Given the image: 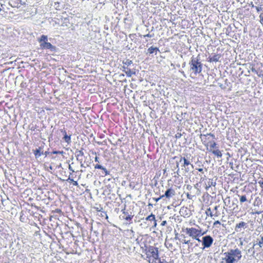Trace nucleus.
<instances>
[{
    "label": "nucleus",
    "instance_id": "nucleus-1",
    "mask_svg": "<svg viewBox=\"0 0 263 263\" xmlns=\"http://www.w3.org/2000/svg\"><path fill=\"white\" fill-rule=\"evenodd\" d=\"M225 256L223 258L226 263H235L241 258V251L238 248L230 249L224 253Z\"/></svg>",
    "mask_w": 263,
    "mask_h": 263
},
{
    "label": "nucleus",
    "instance_id": "nucleus-2",
    "mask_svg": "<svg viewBox=\"0 0 263 263\" xmlns=\"http://www.w3.org/2000/svg\"><path fill=\"white\" fill-rule=\"evenodd\" d=\"M189 64L191 70H192L195 75L201 72L202 69V64L198 58L193 57Z\"/></svg>",
    "mask_w": 263,
    "mask_h": 263
},
{
    "label": "nucleus",
    "instance_id": "nucleus-3",
    "mask_svg": "<svg viewBox=\"0 0 263 263\" xmlns=\"http://www.w3.org/2000/svg\"><path fill=\"white\" fill-rule=\"evenodd\" d=\"M146 258H148L149 263H153L156 260L159 258L158 249L154 247L148 248L146 252Z\"/></svg>",
    "mask_w": 263,
    "mask_h": 263
},
{
    "label": "nucleus",
    "instance_id": "nucleus-4",
    "mask_svg": "<svg viewBox=\"0 0 263 263\" xmlns=\"http://www.w3.org/2000/svg\"><path fill=\"white\" fill-rule=\"evenodd\" d=\"M185 231L186 234H188L193 239L196 238V237H199L205 234V232L202 233L201 230H198L194 228H187L185 229Z\"/></svg>",
    "mask_w": 263,
    "mask_h": 263
},
{
    "label": "nucleus",
    "instance_id": "nucleus-5",
    "mask_svg": "<svg viewBox=\"0 0 263 263\" xmlns=\"http://www.w3.org/2000/svg\"><path fill=\"white\" fill-rule=\"evenodd\" d=\"M213 241V238L210 235H206L203 237L202 239V245L203 247L202 249L204 250L205 248H210L212 246Z\"/></svg>",
    "mask_w": 263,
    "mask_h": 263
},
{
    "label": "nucleus",
    "instance_id": "nucleus-6",
    "mask_svg": "<svg viewBox=\"0 0 263 263\" xmlns=\"http://www.w3.org/2000/svg\"><path fill=\"white\" fill-rule=\"evenodd\" d=\"M40 46L42 49H48L52 51H54L55 49V47L54 46L47 42L41 43Z\"/></svg>",
    "mask_w": 263,
    "mask_h": 263
},
{
    "label": "nucleus",
    "instance_id": "nucleus-7",
    "mask_svg": "<svg viewBox=\"0 0 263 263\" xmlns=\"http://www.w3.org/2000/svg\"><path fill=\"white\" fill-rule=\"evenodd\" d=\"M175 195V190L172 188H170L165 191V194L164 195H162V196H163V197H165L166 198L170 199L171 197H173Z\"/></svg>",
    "mask_w": 263,
    "mask_h": 263
},
{
    "label": "nucleus",
    "instance_id": "nucleus-8",
    "mask_svg": "<svg viewBox=\"0 0 263 263\" xmlns=\"http://www.w3.org/2000/svg\"><path fill=\"white\" fill-rule=\"evenodd\" d=\"M189 165L191 166L192 168H193V165L191 164L190 162L187 160H184V162L183 163V164L182 166L184 167V172L185 173H188L190 171V169L188 166Z\"/></svg>",
    "mask_w": 263,
    "mask_h": 263
},
{
    "label": "nucleus",
    "instance_id": "nucleus-9",
    "mask_svg": "<svg viewBox=\"0 0 263 263\" xmlns=\"http://www.w3.org/2000/svg\"><path fill=\"white\" fill-rule=\"evenodd\" d=\"M84 153L82 150H77L76 152V157L77 160H83Z\"/></svg>",
    "mask_w": 263,
    "mask_h": 263
},
{
    "label": "nucleus",
    "instance_id": "nucleus-10",
    "mask_svg": "<svg viewBox=\"0 0 263 263\" xmlns=\"http://www.w3.org/2000/svg\"><path fill=\"white\" fill-rule=\"evenodd\" d=\"M158 51H159V48L156 47H153V46L149 47L147 50L148 53H149V54L155 53V55L157 54Z\"/></svg>",
    "mask_w": 263,
    "mask_h": 263
},
{
    "label": "nucleus",
    "instance_id": "nucleus-11",
    "mask_svg": "<svg viewBox=\"0 0 263 263\" xmlns=\"http://www.w3.org/2000/svg\"><path fill=\"white\" fill-rule=\"evenodd\" d=\"M207 149L209 151L212 152L214 155L217 156L218 158H221L222 157V153H221V151L220 150H219L218 149H215V150H213L211 148L209 149L207 147Z\"/></svg>",
    "mask_w": 263,
    "mask_h": 263
},
{
    "label": "nucleus",
    "instance_id": "nucleus-12",
    "mask_svg": "<svg viewBox=\"0 0 263 263\" xmlns=\"http://www.w3.org/2000/svg\"><path fill=\"white\" fill-rule=\"evenodd\" d=\"M41 149L42 148L39 147V148L33 151V153L36 158H39L43 154V152H41Z\"/></svg>",
    "mask_w": 263,
    "mask_h": 263
},
{
    "label": "nucleus",
    "instance_id": "nucleus-13",
    "mask_svg": "<svg viewBox=\"0 0 263 263\" xmlns=\"http://www.w3.org/2000/svg\"><path fill=\"white\" fill-rule=\"evenodd\" d=\"M247 225V223L243 221H241V222L238 223L236 226L235 230L237 232H239L240 230H239V229H240L241 228H243Z\"/></svg>",
    "mask_w": 263,
    "mask_h": 263
},
{
    "label": "nucleus",
    "instance_id": "nucleus-14",
    "mask_svg": "<svg viewBox=\"0 0 263 263\" xmlns=\"http://www.w3.org/2000/svg\"><path fill=\"white\" fill-rule=\"evenodd\" d=\"M63 133H64V137H63L64 140L68 144L70 143L71 142L70 135H69V136L67 135L66 131H65V130L63 132Z\"/></svg>",
    "mask_w": 263,
    "mask_h": 263
},
{
    "label": "nucleus",
    "instance_id": "nucleus-15",
    "mask_svg": "<svg viewBox=\"0 0 263 263\" xmlns=\"http://www.w3.org/2000/svg\"><path fill=\"white\" fill-rule=\"evenodd\" d=\"M219 58H220V55L219 54H215V55H213V57L210 58L209 61L210 62H217L219 61Z\"/></svg>",
    "mask_w": 263,
    "mask_h": 263
},
{
    "label": "nucleus",
    "instance_id": "nucleus-16",
    "mask_svg": "<svg viewBox=\"0 0 263 263\" xmlns=\"http://www.w3.org/2000/svg\"><path fill=\"white\" fill-rule=\"evenodd\" d=\"M47 40H48L47 36V35H42L41 36V38L40 39H39L38 41H39V42L40 43H43V42H47Z\"/></svg>",
    "mask_w": 263,
    "mask_h": 263
},
{
    "label": "nucleus",
    "instance_id": "nucleus-17",
    "mask_svg": "<svg viewBox=\"0 0 263 263\" xmlns=\"http://www.w3.org/2000/svg\"><path fill=\"white\" fill-rule=\"evenodd\" d=\"M124 72H125L126 74L127 77H130L133 75V73L131 71V70L128 68H126V70H124Z\"/></svg>",
    "mask_w": 263,
    "mask_h": 263
},
{
    "label": "nucleus",
    "instance_id": "nucleus-18",
    "mask_svg": "<svg viewBox=\"0 0 263 263\" xmlns=\"http://www.w3.org/2000/svg\"><path fill=\"white\" fill-rule=\"evenodd\" d=\"M155 216L153 214H151L150 215H149L148 216H147L146 218V220H155Z\"/></svg>",
    "mask_w": 263,
    "mask_h": 263
},
{
    "label": "nucleus",
    "instance_id": "nucleus-19",
    "mask_svg": "<svg viewBox=\"0 0 263 263\" xmlns=\"http://www.w3.org/2000/svg\"><path fill=\"white\" fill-rule=\"evenodd\" d=\"M216 182H213L212 181H209L208 182V185L206 187V190H208L209 187H210L211 186H215Z\"/></svg>",
    "mask_w": 263,
    "mask_h": 263
},
{
    "label": "nucleus",
    "instance_id": "nucleus-20",
    "mask_svg": "<svg viewBox=\"0 0 263 263\" xmlns=\"http://www.w3.org/2000/svg\"><path fill=\"white\" fill-rule=\"evenodd\" d=\"M123 63L124 65H125V66L126 65V66L128 67V66L130 65L133 63V62L132 61L127 59L126 60V61L123 62Z\"/></svg>",
    "mask_w": 263,
    "mask_h": 263
},
{
    "label": "nucleus",
    "instance_id": "nucleus-21",
    "mask_svg": "<svg viewBox=\"0 0 263 263\" xmlns=\"http://www.w3.org/2000/svg\"><path fill=\"white\" fill-rule=\"evenodd\" d=\"M205 214L207 216H210L211 217H212L213 216L212 212H211V210L210 208H208L206 211H205Z\"/></svg>",
    "mask_w": 263,
    "mask_h": 263
},
{
    "label": "nucleus",
    "instance_id": "nucleus-22",
    "mask_svg": "<svg viewBox=\"0 0 263 263\" xmlns=\"http://www.w3.org/2000/svg\"><path fill=\"white\" fill-rule=\"evenodd\" d=\"M247 201V198L245 195H242L240 197V201L242 203Z\"/></svg>",
    "mask_w": 263,
    "mask_h": 263
},
{
    "label": "nucleus",
    "instance_id": "nucleus-23",
    "mask_svg": "<svg viewBox=\"0 0 263 263\" xmlns=\"http://www.w3.org/2000/svg\"><path fill=\"white\" fill-rule=\"evenodd\" d=\"M210 148L209 149H213V148H215L216 146V143L215 142H210Z\"/></svg>",
    "mask_w": 263,
    "mask_h": 263
},
{
    "label": "nucleus",
    "instance_id": "nucleus-24",
    "mask_svg": "<svg viewBox=\"0 0 263 263\" xmlns=\"http://www.w3.org/2000/svg\"><path fill=\"white\" fill-rule=\"evenodd\" d=\"M95 168L96 169H101V170H103V168H104V167L103 166H102L101 165H100V164H96L95 165Z\"/></svg>",
    "mask_w": 263,
    "mask_h": 263
},
{
    "label": "nucleus",
    "instance_id": "nucleus-25",
    "mask_svg": "<svg viewBox=\"0 0 263 263\" xmlns=\"http://www.w3.org/2000/svg\"><path fill=\"white\" fill-rule=\"evenodd\" d=\"M133 217V216H131L130 215L127 214V216L124 219L127 221H129L132 220Z\"/></svg>",
    "mask_w": 263,
    "mask_h": 263
},
{
    "label": "nucleus",
    "instance_id": "nucleus-26",
    "mask_svg": "<svg viewBox=\"0 0 263 263\" xmlns=\"http://www.w3.org/2000/svg\"><path fill=\"white\" fill-rule=\"evenodd\" d=\"M160 21H161V23L163 25H166L165 21H168L167 19H166V18H163V19L160 18Z\"/></svg>",
    "mask_w": 263,
    "mask_h": 263
},
{
    "label": "nucleus",
    "instance_id": "nucleus-27",
    "mask_svg": "<svg viewBox=\"0 0 263 263\" xmlns=\"http://www.w3.org/2000/svg\"><path fill=\"white\" fill-rule=\"evenodd\" d=\"M258 183L259 184L260 187L263 190V178H262L261 180L258 181Z\"/></svg>",
    "mask_w": 263,
    "mask_h": 263
},
{
    "label": "nucleus",
    "instance_id": "nucleus-28",
    "mask_svg": "<svg viewBox=\"0 0 263 263\" xmlns=\"http://www.w3.org/2000/svg\"><path fill=\"white\" fill-rule=\"evenodd\" d=\"M153 36H154V34H151L150 33H148L147 34L143 35V37H153Z\"/></svg>",
    "mask_w": 263,
    "mask_h": 263
},
{
    "label": "nucleus",
    "instance_id": "nucleus-29",
    "mask_svg": "<svg viewBox=\"0 0 263 263\" xmlns=\"http://www.w3.org/2000/svg\"><path fill=\"white\" fill-rule=\"evenodd\" d=\"M163 198V196L161 195L160 196L159 198H153V199L156 201V202H158V201H159L160 199H162Z\"/></svg>",
    "mask_w": 263,
    "mask_h": 263
},
{
    "label": "nucleus",
    "instance_id": "nucleus-30",
    "mask_svg": "<svg viewBox=\"0 0 263 263\" xmlns=\"http://www.w3.org/2000/svg\"><path fill=\"white\" fill-rule=\"evenodd\" d=\"M258 245L259 246L260 248H261L263 246V241L261 239H260L258 243Z\"/></svg>",
    "mask_w": 263,
    "mask_h": 263
},
{
    "label": "nucleus",
    "instance_id": "nucleus-31",
    "mask_svg": "<svg viewBox=\"0 0 263 263\" xmlns=\"http://www.w3.org/2000/svg\"><path fill=\"white\" fill-rule=\"evenodd\" d=\"M102 170L104 171L105 175L109 174L108 171L105 167H104Z\"/></svg>",
    "mask_w": 263,
    "mask_h": 263
},
{
    "label": "nucleus",
    "instance_id": "nucleus-32",
    "mask_svg": "<svg viewBox=\"0 0 263 263\" xmlns=\"http://www.w3.org/2000/svg\"><path fill=\"white\" fill-rule=\"evenodd\" d=\"M203 136H211L212 137H213V138H215V136H214V135H213V134H211V133L207 134L206 135H204Z\"/></svg>",
    "mask_w": 263,
    "mask_h": 263
},
{
    "label": "nucleus",
    "instance_id": "nucleus-33",
    "mask_svg": "<svg viewBox=\"0 0 263 263\" xmlns=\"http://www.w3.org/2000/svg\"><path fill=\"white\" fill-rule=\"evenodd\" d=\"M80 163L81 167H85L84 163L83 162V160H78Z\"/></svg>",
    "mask_w": 263,
    "mask_h": 263
},
{
    "label": "nucleus",
    "instance_id": "nucleus-34",
    "mask_svg": "<svg viewBox=\"0 0 263 263\" xmlns=\"http://www.w3.org/2000/svg\"><path fill=\"white\" fill-rule=\"evenodd\" d=\"M186 197L187 198V199H192V197L193 196H192L191 195H190V194L187 193L186 194Z\"/></svg>",
    "mask_w": 263,
    "mask_h": 263
},
{
    "label": "nucleus",
    "instance_id": "nucleus-35",
    "mask_svg": "<svg viewBox=\"0 0 263 263\" xmlns=\"http://www.w3.org/2000/svg\"><path fill=\"white\" fill-rule=\"evenodd\" d=\"M217 224H220V222L218 220H217L214 222L213 225L216 226Z\"/></svg>",
    "mask_w": 263,
    "mask_h": 263
},
{
    "label": "nucleus",
    "instance_id": "nucleus-36",
    "mask_svg": "<svg viewBox=\"0 0 263 263\" xmlns=\"http://www.w3.org/2000/svg\"><path fill=\"white\" fill-rule=\"evenodd\" d=\"M121 211H122V213L125 214V215H127L128 214V213L125 211V208H124V209L122 210Z\"/></svg>",
    "mask_w": 263,
    "mask_h": 263
},
{
    "label": "nucleus",
    "instance_id": "nucleus-37",
    "mask_svg": "<svg viewBox=\"0 0 263 263\" xmlns=\"http://www.w3.org/2000/svg\"><path fill=\"white\" fill-rule=\"evenodd\" d=\"M184 160H187L185 157H181L180 160V162H182V161H183V163L184 162Z\"/></svg>",
    "mask_w": 263,
    "mask_h": 263
},
{
    "label": "nucleus",
    "instance_id": "nucleus-38",
    "mask_svg": "<svg viewBox=\"0 0 263 263\" xmlns=\"http://www.w3.org/2000/svg\"><path fill=\"white\" fill-rule=\"evenodd\" d=\"M72 182L73 183V185L74 186H77L78 185V183L77 181H76L73 180V181Z\"/></svg>",
    "mask_w": 263,
    "mask_h": 263
},
{
    "label": "nucleus",
    "instance_id": "nucleus-39",
    "mask_svg": "<svg viewBox=\"0 0 263 263\" xmlns=\"http://www.w3.org/2000/svg\"><path fill=\"white\" fill-rule=\"evenodd\" d=\"M68 168L70 171H71L72 172H74V171L72 169V167L70 166V165H69Z\"/></svg>",
    "mask_w": 263,
    "mask_h": 263
},
{
    "label": "nucleus",
    "instance_id": "nucleus-40",
    "mask_svg": "<svg viewBox=\"0 0 263 263\" xmlns=\"http://www.w3.org/2000/svg\"><path fill=\"white\" fill-rule=\"evenodd\" d=\"M190 240H183V243L185 244H188L190 243Z\"/></svg>",
    "mask_w": 263,
    "mask_h": 263
},
{
    "label": "nucleus",
    "instance_id": "nucleus-41",
    "mask_svg": "<svg viewBox=\"0 0 263 263\" xmlns=\"http://www.w3.org/2000/svg\"><path fill=\"white\" fill-rule=\"evenodd\" d=\"M166 221H163L161 223V225L162 226H164L166 224Z\"/></svg>",
    "mask_w": 263,
    "mask_h": 263
},
{
    "label": "nucleus",
    "instance_id": "nucleus-42",
    "mask_svg": "<svg viewBox=\"0 0 263 263\" xmlns=\"http://www.w3.org/2000/svg\"><path fill=\"white\" fill-rule=\"evenodd\" d=\"M194 239H195L197 240L198 242H202V240H201L198 237H196V238H194Z\"/></svg>",
    "mask_w": 263,
    "mask_h": 263
},
{
    "label": "nucleus",
    "instance_id": "nucleus-43",
    "mask_svg": "<svg viewBox=\"0 0 263 263\" xmlns=\"http://www.w3.org/2000/svg\"><path fill=\"white\" fill-rule=\"evenodd\" d=\"M95 162H99V158L98 157H96L95 158Z\"/></svg>",
    "mask_w": 263,
    "mask_h": 263
},
{
    "label": "nucleus",
    "instance_id": "nucleus-44",
    "mask_svg": "<svg viewBox=\"0 0 263 263\" xmlns=\"http://www.w3.org/2000/svg\"><path fill=\"white\" fill-rule=\"evenodd\" d=\"M67 181H70V182H73V180L72 179H71L70 177H69L68 178V179L67 180Z\"/></svg>",
    "mask_w": 263,
    "mask_h": 263
},
{
    "label": "nucleus",
    "instance_id": "nucleus-45",
    "mask_svg": "<svg viewBox=\"0 0 263 263\" xmlns=\"http://www.w3.org/2000/svg\"><path fill=\"white\" fill-rule=\"evenodd\" d=\"M153 221H154L153 227H156V226H157L156 220L155 219V220H153Z\"/></svg>",
    "mask_w": 263,
    "mask_h": 263
},
{
    "label": "nucleus",
    "instance_id": "nucleus-46",
    "mask_svg": "<svg viewBox=\"0 0 263 263\" xmlns=\"http://www.w3.org/2000/svg\"><path fill=\"white\" fill-rule=\"evenodd\" d=\"M197 170L200 172H203V169L202 168H198Z\"/></svg>",
    "mask_w": 263,
    "mask_h": 263
},
{
    "label": "nucleus",
    "instance_id": "nucleus-47",
    "mask_svg": "<svg viewBox=\"0 0 263 263\" xmlns=\"http://www.w3.org/2000/svg\"><path fill=\"white\" fill-rule=\"evenodd\" d=\"M123 69V71H124L125 70H126V68H127V66H125V65H124L123 67H122Z\"/></svg>",
    "mask_w": 263,
    "mask_h": 263
},
{
    "label": "nucleus",
    "instance_id": "nucleus-48",
    "mask_svg": "<svg viewBox=\"0 0 263 263\" xmlns=\"http://www.w3.org/2000/svg\"><path fill=\"white\" fill-rule=\"evenodd\" d=\"M260 22L261 24H263V17H261L260 20Z\"/></svg>",
    "mask_w": 263,
    "mask_h": 263
},
{
    "label": "nucleus",
    "instance_id": "nucleus-49",
    "mask_svg": "<svg viewBox=\"0 0 263 263\" xmlns=\"http://www.w3.org/2000/svg\"><path fill=\"white\" fill-rule=\"evenodd\" d=\"M261 239L263 241V233L260 235Z\"/></svg>",
    "mask_w": 263,
    "mask_h": 263
},
{
    "label": "nucleus",
    "instance_id": "nucleus-50",
    "mask_svg": "<svg viewBox=\"0 0 263 263\" xmlns=\"http://www.w3.org/2000/svg\"><path fill=\"white\" fill-rule=\"evenodd\" d=\"M60 152H57V151H55L53 152L54 154H58V153H60Z\"/></svg>",
    "mask_w": 263,
    "mask_h": 263
},
{
    "label": "nucleus",
    "instance_id": "nucleus-51",
    "mask_svg": "<svg viewBox=\"0 0 263 263\" xmlns=\"http://www.w3.org/2000/svg\"><path fill=\"white\" fill-rule=\"evenodd\" d=\"M217 206H216L215 207V210H217Z\"/></svg>",
    "mask_w": 263,
    "mask_h": 263
},
{
    "label": "nucleus",
    "instance_id": "nucleus-52",
    "mask_svg": "<svg viewBox=\"0 0 263 263\" xmlns=\"http://www.w3.org/2000/svg\"><path fill=\"white\" fill-rule=\"evenodd\" d=\"M50 169H51V170H52V167H51V166H50Z\"/></svg>",
    "mask_w": 263,
    "mask_h": 263
},
{
    "label": "nucleus",
    "instance_id": "nucleus-53",
    "mask_svg": "<svg viewBox=\"0 0 263 263\" xmlns=\"http://www.w3.org/2000/svg\"><path fill=\"white\" fill-rule=\"evenodd\" d=\"M160 263H163L162 262H161L160 260Z\"/></svg>",
    "mask_w": 263,
    "mask_h": 263
}]
</instances>
